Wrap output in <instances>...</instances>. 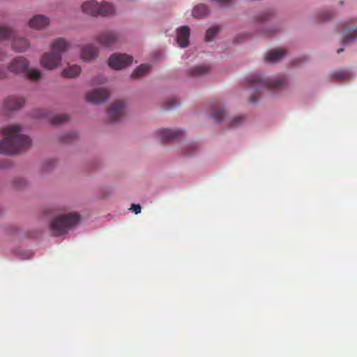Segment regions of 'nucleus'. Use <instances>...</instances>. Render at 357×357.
I'll return each mask as SVG.
<instances>
[{
  "label": "nucleus",
  "mask_w": 357,
  "mask_h": 357,
  "mask_svg": "<svg viewBox=\"0 0 357 357\" xmlns=\"http://www.w3.org/2000/svg\"><path fill=\"white\" fill-rule=\"evenodd\" d=\"M151 66L149 64H142L137 67L131 74L132 79H139L144 76L150 71Z\"/></svg>",
  "instance_id": "5701e85b"
},
{
  "label": "nucleus",
  "mask_w": 357,
  "mask_h": 357,
  "mask_svg": "<svg viewBox=\"0 0 357 357\" xmlns=\"http://www.w3.org/2000/svg\"><path fill=\"white\" fill-rule=\"evenodd\" d=\"M20 130L21 127L17 125H10L2 129L5 137L0 141V153L15 154L31 146V139L21 135Z\"/></svg>",
  "instance_id": "f257e3e1"
},
{
  "label": "nucleus",
  "mask_w": 357,
  "mask_h": 357,
  "mask_svg": "<svg viewBox=\"0 0 357 357\" xmlns=\"http://www.w3.org/2000/svg\"><path fill=\"white\" fill-rule=\"evenodd\" d=\"M25 100L22 97L10 96L4 101V108L8 110H15L24 105Z\"/></svg>",
  "instance_id": "dca6fc26"
},
{
  "label": "nucleus",
  "mask_w": 357,
  "mask_h": 357,
  "mask_svg": "<svg viewBox=\"0 0 357 357\" xmlns=\"http://www.w3.org/2000/svg\"><path fill=\"white\" fill-rule=\"evenodd\" d=\"M351 73L348 70H337L331 74V78L337 82L344 81L350 79Z\"/></svg>",
  "instance_id": "aec40b11"
},
{
  "label": "nucleus",
  "mask_w": 357,
  "mask_h": 357,
  "mask_svg": "<svg viewBox=\"0 0 357 357\" xmlns=\"http://www.w3.org/2000/svg\"><path fill=\"white\" fill-rule=\"evenodd\" d=\"M109 95V93L107 89L104 88L97 89L86 94V100L93 104H100L107 99Z\"/></svg>",
  "instance_id": "f8f14e48"
},
{
  "label": "nucleus",
  "mask_w": 357,
  "mask_h": 357,
  "mask_svg": "<svg viewBox=\"0 0 357 357\" xmlns=\"http://www.w3.org/2000/svg\"><path fill=\"white\" fill-rule=\"evenodd\" d=\"M82 10L86 15L98 17H107L115 13V8L109 2L98 3L94 0L87 1L82 3Z\"/></svg>",
  "instance_id": "39448f33"
},
{
  "label": "nucleus",
  "mask_w": 357,
  "mask_h": 357,
  "mask_svg": "<svg viewBox=\"0 0 357 357\" xmlns=\"http://www.w3.org/2000/svg\"><path fill=\"white\" fill-rule=\"evenodd\" d=\"M211 70L208 65H199L192 68L189 73L191 76L199 77L208 74Z\"/></svg>",
  "instance_id": "412c9836"
},
{
  "label": "nucleus",
  "mask_w": 357,
  "mask_h": 357,
  "mask_svg": "<svg viewBox=\"0 0 357 357\" xmlns=\"http://www.w3.org/2000/svg\"><path fill=\"white\" fill-rule=\"evenodd\" d=\"M81 68L77 65L68 66L61 73L64 77L74 78L79 75Z\"/></svg>",
  "instance_id": "4be33fe9"
},
{
  "label": "nucleus",
  "mask_w": 357,
  "mask_h": 357,
  "mask_svg": "<svg viewBox=\"0 0 357 357\" xmlns=\"http://www.w3.org/2000/svg\"><path fill=\"white\" fill-rule=\"evenodd\" d=\"M98 55V50L97 47L93 45H87L84 46L81 52L82 59L84 61H90L95 59Z\"/></svg>",
  "instance_id": "f3484780"
},
{
  "label": "nucleus",
  "mask_w": 357,
  "mask_h": 357,
  "mask_svg": "<svg viewBox=\"0 0 357 357\" xmlns=\"http://www.w3.org/2000/svg\"><path fill=\"white\" fill-rule=\"evenodd\" d=\"M225 112L224 109L218 108L215 111V112L212 115V117L215 121L220 122L221 121L223 120V119L225 117Z\"/></svg>",
  "instance_id": "a878e982"
},
{
  "label": "nucleus",
  "mask_w": 357,
  "mask_h": 357,
  "mask_svg": "<svg viewBox=\"0 0 357 357\" xmlns=\"http://www.w3.org/2000/svg\"><path fill=\"white\" fill-rule=\"evenodd\" d=\"M8 73L6 69L0 66V79H3L7 77Z\"/></svg>",
  "instance_id": "473e14b6"
},
{
  "label": "nucleus",
  "mask_w": 357,
  "mask_h": 357,
  "mask_svg": "<svg viewBox=\"0 0 357 357\" xmlns=\"http://www.w3.org/2000/svg\"><path fill=\"white\" fill-rule=\"evenodd\" d=\"M106 79L104 77L100 76L98 78H95L93 81V84H102L105 82Z\"/></svg>",
  "instance_id": "72a5a7b5"
},
{
  "label": "nucleus",
  "mask_w": 357,
  "mask_h": 357,
  "mask_svg": "<svg viewBox=\"0 0 357 357\" xmlns=\"http://www.w3.org/2000/svg\"><path fill=\"white\" fill-rule=\"evenodd\" d=\"M81 221V216L77 213L56 216L50 224V229L54 236H60L67 233Z\"/></svg>",
  "instance_id": "7ed1b4c3"
},
{
  "label": "nucleus",
  "mask_w": 357,
  "mask_h": 357,
  "mask_svg": "<svg viewBox=\"0 0 357 357\" xmlns=\"http://www.w3.org/2000/svg\"><path fill=\"white\" fill-rule=\"evenodd\" d=\"M156 135L162 142H168L178 138L182 135L180 130L160 129L157 130Z\"/></svg>",
  "instance_id": "4468645a"
},
{
  "label": "nucleus",
  "mask_w": 357,
  "mask_h": 357,
  "mask_svg": "<svg viewBox=\"0 0 357 357\" xmlns=\"http://www.w3.org/2000/svg\"><path fill=\"white\" fill-rule=\"evenodd\" d=\"M342 31L344 33L342 42L343 44H347L357 38V24H349L347 22L342 24Z\"/></svg>",
  "instance_id": "ddd939ff"
},
{
  "label": "nucleus",
  "mask_w": 357,
  "mask_h": 357,
  "mask_svg": "<svg viewBox=\"0 0 357 357\" xmlns=\"http://www.w3.org/2000/svg\"><path fill=\"white\" fill-rule=\"evenodd\" d=\"M273 13L271 10L264 11L259 16H257V20L259 22H265L272 17Z\"/></svg>",
  "instance_id": "cd10ccee"
},
{
  "label": "nucleus",
  "mask_w": 357,
  "mask_h": 357,
  "mask_svg": "<svg viewBox=\"0 0 357 357\" xmlns=\"http://www.w3.org/2000/svg\"><path fill=\"white\" fill-rule=\"evenodd\" d=\"M167 109H171L176 107L178 105V102L174 98L169 99L166 101Z\"/></svg>",
  "instance_id": "c756f323"
},
{
  "label": "nucleus",
  "mask_w": 357,
  "mask_h": 357,
  "mask_svg": "<svg viewBox=\"0 0 357 357\" xmlns=\"http://www.w3.org/2000/svg\"><path fill=\"white\" fill-rule=\"evenodd\" d=\"M70 47V44L63 38L55 40L51 45L50 52L45 53L40 59L41 66L46 69L52 70L59 67L61 62V55Z\"/></svg>",
  "instance_id": "f03ea898"
},
{
  "label": "nucleus",
  "mask_w": 357,
  "mask_h": 357,
  "mask_svg": "<svg viewBox=\"0 0 357 357\" xmlns=\"http://www.w3.org/2000/svg\"><path fill=\"white\" fill-rule=\"evenodd\" d=\"M6 58V53L0 49V61H3Z\"/></svg>",
  "instance_id": "c9c22d12"
},
{
  "label": "nucleus",
  "mask_w": 357,
  "mask_h": 357,
  "mask_svg": "<svg viewBox=\"0 0 357 357\" xmlns=\"http://www.w3.org/2000/svg\"><path fill=\"white\" fill-rule=\"evenodd\" d=\"M141 206L139 204H132L130 207V210H132L135 214H139L141 213Z\"/></svg>",
  "instance_id": "7c9ffc66"
},
{
  "label": "nucleus",
  "mask_w": 357,
  "mask_h": 357,
  "mask_svg": "<svg viewBox=\"0 0 357 357\" xmlns=\"http://www.w3.org/2000/svg\"><path fill=\"white\" fill-rule=\"evenodd\" d=\"M0 40H12V47L17 52L25 51L29 47L26 38L17 37L12 29L5 26H0Z\"/></svg>",
  "instance_id": "0eeeda50"
},
{
  "label": "nucleus",
  "mask_w": 357,
  "mask_h": 357,
  "mask_svg": "<svg viewBox=\"0 0 357 357\" xmlns=\"http://www.w3.org/2000/svg\"><path fill=\"white\" fill-rule=\"evenodd\" d=\"M107 116L110 121H119L125 116V102L123 100L114 101L107 109Z\"/></svg>",
  "instance_id": "9d476101"
},
{
  "label": "nucleus",
  "mask_w": 357,
  "mask_h": 357,
  "mask_svg": "<svg viewBox=\"0 0 357 357\" xmlns=\"http://www.w3.org/2000/svg\"><path fill=\"white\" fill-rule=\"evenodd\" d=\"M332 16V13L331 11H326L322 13L323 20H327Z\"/></svg>",
  "instance_id": "f704fd0d"
},
{
  "label": "nucleus",
  "mask_w": 357,
  "mask_h": 357,
  "mask_svg": "<svg viewBox=\"0 0 357 357\" xmlns=\"http://www.w3.org/2000/svg\"><path fill=\"white\" fill-rule=\"evenodd\" d=\"M49 23L50 20L45 15H36L29 20V25L31 28L40 29L47 26Z\"/></svg>",
  "instance_id": "a211bd4d"
},
{
  "label": "nucleus",
  "mask_w": 357,
  "mask_h": 357,
  "mask_svg": "<svg viewBox=\"0 0 357 357\" xmlns=\"http://www.w3.org/2000/svg\"><path fill=\"white\" fill-rule=\"evenodd\" d=\"M258 100L257 98L255 96V95L250 96V101L251 102H257Z\"/></svg>",
  "instance_id": "e433bc0d"
},
{
  "label": "nucleus",
  "mask_w": 357,
  "mask_h": 357,
  "mask_svg": "<svg viewBox=\"0 0 357 357\" xmlns=\"http://www.w3.org/2000/svg\"><path fill=\"white\" fill-rule=\"evenodd\" d=\"M197 149V146L196 144H194V143L190 144L185 148V151L184 155H190L194 152H195Z\"/></svg>",
  "instance_id": "c85d7f7f"
},
{
  "label": "nucleus",
  "mask_w": 357,
  "mask_h": 357,
  "mask_svg": "<svg viewBox=\"0 0 357 357\" xmlns=\"http://www.w3.org/2000/svg\"><path fill=\"white\" fill-rule=\"evenodd\" d=\"M208 14V9L204 4L196 6L192 10V15L195 18H202Z\"/></svg>",
  "instance_id": "b1692460"
},
{
  "label": "nucleus",
  "mask_w": 357,
  "mask_h": 357,
  "mask_svg": "<svg viewBox=\"0 0 357 357\" xmlns=\"http://www.w3.org/2000/svg\"><path fill=\"white\" fill-rule=\"evenodd\" d=\"M133 61V58L126 54H114L108 61L109 66L115 70H120L129 66Z\"/></svg>",
  "instance_id": "6e6552de"
},
{
  "label": "nucleus",
  "mask_w": 357,
  "mask_h": 357,
  "mask_svg": "<svg viewBox=\"0 0 357 357\" xmlns=\"http://www.w3.org/2000/svg\"><path fill=\"white\" fill-rule=\"evenodd\" d=\"M343 51H344V50H343L342 48H340V49H338V50H337V54H340V53H341L342 52H343Z\"/></svg>",
  "instance_id": "4c0bfd02"
},
{
  "label": "nucleus",
  "mask_w": 357,
  "mask_h": 357,
  "mask_svg": "<svg viewBox=\"0 0 357 357\" xmlns=\"http://www.w3.org/2000/svg\"><path fill=\"white\" fill-rule=\"evenodd\" d=\"M8 70L14 74H24L32 80H37L41 76L38 70L29 69L27 59L22 56L13 59L10 62Z\"/></svg>",
  "instance_id": "423d86ee"
},
{
  "label": "nucleus",
  "mask_w": 357,
  "mask_h": 357,
  "mask_svg": "<svg viewBox=\"0 0 357 357\" xmlns=\"http://www.w3.org/2000/svg\"><path fill=\"white\" fill-rule=\"evenodd\" d=\"M118 39L117 33L111 31L101 32L96 38V41L105 47L113 46L116 43Z\"/></svg>",
  "instance_id": "9b49d317"
},
{
  "label": "nucleus",
  "mask_w": 357,
  "mask_h": 357,
  "mask_svg": "<svg viewBox=\"0 0 357 357\" xmlns=\"http://www.w3.org/2000/svg\"><path fill=\"white\" fill-rule=\"evenodd\" d=\"M244 121V116H237L234 117L231 121L229 122V124L228 127L229 128H235L239 125H241Z\"/></svg>",
  "instance_id": "bb28decb"
},
{
  "label": "nucleus",
  "mask_w": 357,
  "mask_h": 357,
  "mask_svg": "<svg viewBox=\"0 0 357 357\" xmlns=\"http://www.w3.org/2000/svg\"><path fill=\"white\" fill-rule=\"evenodd\" d=\"M33 116L35 118H46L50 123L52 125H60L64 122H66L69 119V116L66 114H56L52 115V114L43 109H38L33 113Z\"/></svg>",
  "instance_id": "1a4fd4ad"
},
{
  "label": "nucleus",
  "mask_w": 357,
  "mask_h": 357,
  "mask_svg": "<svg viewBox=\"0 0 357 357\" xmlns=\"http://www.w3.org/2000/svg\"><path fill=\"white\" fill-rule=\"evenodd\" d=\"M219 31V28L218 26H214V27H211L210 29H208L207 31H206V41H211L214 37L218 33Z\"/></svg>",
  "instance_id": "393cba45"
},
{
  "label": "nucleus",
  "mask_w": 357,
  "mask_h": 357,
  "mask_svg": "<svg viewBox=\"0 0 357 357\" xmlns=\"http://www.w3.org/2000/svg\"><path fill=\"white\" fill-rule=\"evenodd\" d=\"M190 33V28L188 26H183L178 29L176 40L181 47L188 45Z\"/></svg>",
  "instance_id": "2eb2a0df"
},
{
  "label": "nucleus",
  "mask_w": 357,
  "mask_h": 357,
  "mask_svg": "<svg viewBox=\"0 0 357 357\" xmlns=\"http://www.w3.org/2000/svg\"><path fill=\"white\" fill-rule=\"evenodd\" d=\"M266 36H271V35H268V33H266Z\"/></svg>",
  "instance_id": "58836bf2"
},
{
  "label": "nucleus",
  "mask_w": 357,
  "mask_h": 357,
  "mask_svg": "<svg viewBox=\"0 0 357 357\" xmlns=\"http://www.w3.org/2000/svg\"><path fill=\"white\" fill-rule=\"evenodd\" d=\"M286 54L284 50L278 48L273 49L266 53L265 60L269 63H274L280 61Z\"/></svg>",
  "instance_id": "6ab92c4d"
},
{
  "label": "nucleus",
  "mask_w": 357,
  "mask_h": 357,
  "mask_svg": "<svg viewBox=\"0 0 357 357\" xmlns=\"http://www.w3.org/2000/svg\"><path fill=\"white\" fill-rule=\"evenodd\" d=\"M76 137V135L75 132H68L66 135L65 138L62 140L65 142H68L70 139L75 138Z\"/></svg>",
  "instance_id": "2f4dec72"
},
{
  "label": "nucleus",
  "mask_w": 357,
  "mask_h": 357,
  "mask_svg": "<svg viewBox=\"0 0 357 357\" xmlns=\"http://www.w3.org/2000/svg\"><path fill=\"white\" fill-rule=\"evenodd\" d=\"M286 80V77L283 75L273 78H262L257 75H253L245 80V84L247 88L259 92L263 89L279 88L285 84Z\"/></svg>",
  "instance_id": "20e7f679"
}]
</instances>
